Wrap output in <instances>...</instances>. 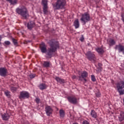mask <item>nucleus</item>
<instances>
[{
	"label": "nucleus",
	"mask_w": 124,
	"mask_h": 124,
	"mask_svg": "<svg viewBox=\"0 0 124 124\" xmlns=\"http://www.w3.org/2000/svg\"><path fill=\"white\" fill-rule=\"evenodd\" d=\"M47 85L44 83H42L40 84L39 88L42 90H46V89H47Z\"/></svg>",
	"instance_id": "412c9836"
},
{
	"label": "nucleus",
	"mask_w": 124,
	"mask_h": 124,
	"mask_svg": "<svg viewBox=\"0 0 124 124\" xmlns=\"http://www.w3.org/2000/svg\"><path fill=\"white\" fill-rule=\"evenodd\" d=\"M115 50H118L119 53H123L124 55V46L121 45H117L115 46Z\"/></svg>",
	"instance_id": "1a4fd4ad"
},
{
	"label": "nucleus",
	"mask_w": 124,
	"mask_h": 124,
	"mask_svg": "<svg viewBox=\"0 0 124 124\" xmlns=\"http://www.w3.org/2000/svg\"><path fill=\"white\" fill-rule=\"evenodd\" d=\"M9 2L13 5L16 4L18 0H10Z\"/></svg>",
	"instance_id": "b1692460"
},
{
	"label": "nucleus",
	"mask_w": 124,
	"mask_h": 124,
	"mask_svg": "<svg viewBox=\"0 0 124 124\" xmlns=\"http://www.w3.org/2000/svg\"><path fill=\"white\" fill-rule=\"evenodd\" d=\"M124 120V112L121 111L120 115L118 116V121L123 122Z\"/></svg>",
	"instance_id": "2eb2a0df"
},
{
	"label": "nucleus",
	"mask_w": 124,
	"mask_h": 124,
	"mask_svg": "<svg viewBox=\"0 0 124 124\" xmlns=\"http://www.w3.org/2000/svg\"><path fill=\"white\" fill-rule=\"evenodd\" d=\"M67 99L70 103H73V104H76L77 103V99L75 97L68 96Z\"/></svg>",
	"instance_id": "9b49d317"
},
{
	"label": "nucleus",
	"mask_w": 124,
	"mask_h": 124,
	"mask_svg": "<svg viewBox=\"0 0 124 124\" xmlns=\"http://www.w3.org/2000/svg\"><path fill=\"white\" fill-rule=\"evenodd\" d=\"M34 22L33 21H30L29 22H28L27 24V27L28 30H31V29H32V28L34 27Z\"/></svg>",
	"instance_id": "dca6fc26"
},
{
	"label": "nucleus",
	"mask_w": 124,
	"mask_h": 124,
	"mask_svg": "<svg viewBox=\"0 0 124 124\" xmlns=\"http://www.w3.org/2000/svg\"><path fill=\"white\" fill-rule=\"evenodd\" d=\"M12 41L15 45H17V40H16L15 39H13Z\"/></svg>",
	"instance_id": "cd10ccee"
},
{
	"label": "nucleus",
	"mask_w": 124,
	"mask_h": 124,
	"mask_svg": "<svg viewBox=\"0 0 124 124\" xmlns=\"http://www.w3.org/2000/svg\"><path fill=\"white\" fill-rule=\"evenodd\" d=\"M74 26L75 29H78L80 27V24L79 23V20L77 19L75 20L74 22Z\"/></svg>",
	"instance_id": "a211bd4d"
},
{
	"label": "nucleus",
	"mask_w": 124,
	"mask_h": 124,
	"mask_svg": "<svg viewBox=\"0 0 124 124\" xmlns=\"http://www.w3.org/2000/svg\"><path fill=\"white\" fill-rule=\"evenodd\" d=\"M4 43L6 45H10V42L9 41H5Z\"/></svg>",
	"instance_id": "2f4dec72"
},
{
	"label": "nucleus",
	"mask_w": 124,
	"mask_h": 124,
	"mask_svg": "<svg viewBox=\"0 0 124 124\" xmlns=\"http://www.w3.org/2000/svg\"><path fill=\"white\" fill-rule=\"evenodd\" d=\"M85 56L87 57L88 60L90 61V62H95L96 58L95 55L92 51H88L86 54Z\"/></svg>",
	"instance_id": "39448f33"
},
{
	"label": "nucleus",
	"mask_w": 124,
	"mask_h": 124,
	"mask_svg": "<svg viewBox=\"0 0 124 124\" xmlns=\"http://www.w3.org/2000/svg\"><path fill=\"white\" fill-rule=\"evenodd\" d=\"M95 50L98 53V54H100V55H102L103 53H104V50H103V48L101 47H97L95 48Z\"/></svg>",
	"instance_id": "aec40b11"
},
{
	"label": "nucleus",
	"mask_w": 124,
	"mask_h": 124,
	"mask_svg": "<svg viewBox=\"0 0 124 124\" xmlns=\"http://www.w3.org/2000/svg\"><path fill=\"white\" fill-rule=\"evenodd\" d=\"M55 79L56 80L57 82L60 83V84H63V83H64V80L59 77H56Z\"/></svg>",
	"instance_id": "4be33fe9"
},
{
	"label": "nucleus",
	"mask_w": 124,
	"mask_h": 124,
	"mask_svg": "<svg viewBox=\"0 0 124 124\" xmlns=\"http://www.w3.org/2000/svg\"><path fill=\"white\" fill-rule=\"evenodd\" d=\"M59 114L61 118H64V116L65 115L64 110H63V109H60L59 111Z\"/></svg>",
	"instance_id": "5701e85b"
},
{
	"label": "nucleus",
	"mask_w": 124,
	"mask_h": 124,
	"mask_svg": "<svg viewBox=\"0 0 124 124\" xmlns=\"http://www.w3.org/2000/svg\"><path fill=\"white\" fill-rule=\"evenodd\" d=\"M90 20H91V16L89 13H85L81 15L80 21L84 25H86V23H88V22L90 21Z\"/></svg>",
	"instance_id": "20e7f679"
},
{
	"label": "nucleus",
	"mask_w": 124,
	"mask_h": 124,
	"mask_svg": "<svg viewBox=\"0 0 124 124\" xmlns=\"http://www.w3.org/2000/svg\"><path fill=\"white\" fill-rule=\"evenodd\" d=\"M8 1H10V0H7Z\"/></svg>",
	"instance_id": "ea45409f"
},
{
	"label": "nucleus",
	"mask_w": 124,
	"mask_h": 124,
	"mask_svg": "<svg viewBox=\"0 0 124 124\" xmlns=\"http://www.w3.org/2000/svg\"><path fill=\"white\" fill-rule=\"evenodd\" d=\"M72 79H76V78H77V77H76V76H73L72 77Z\"/></svg>",
	"instance_id": "c9c22d12"
},
{
	"label": "nucleus",
	"mask_w": 124,
	"mask_h": 124,
	"mask_svg": "<svg viewBox=\"0 0 124 124\" xmlns=\"http://www.w3.org/2000/svg\"><path fill=\"white\" fill-rule=\"evenodd\" d=\"M90 123L89 122V121H87V120H84L83 122V124H89Z\"/></svg>",
	"instance_id": "473e14b6"
},
{
	"label": "nucleus",
	"mask_w": 124,
	"mask_h": 124,
	"mask_svg": "<svg viewBox=\"0 0 124 124\" xmlns=\"http://www.w3.org/2000/svg\"><path fill=\"white\" fill-rule=\"evenodd\" d=\"M95 94L97 97H100V95H101V94L99 92L96 93Z\"/></svg>",
	"instance_id": "c756f323"
},
{
	"label": "nucleus",
	"mask_w": 124,
	"mask_h": 124,
	"mask_svg": "<svg viewBox=\"0 0 124 124\" xmlns=\"http://www.w3.org/2000/svg\"><path fill=\"white\" fill-rule=\"evenodd\" d=\"M30 97V93L27 91H22L20 93L19 99H26V98H29Z\"/></svg>",
	"instance_id": "423d86ee"
},
{
	"label": "nucleus",
	"mask_w": 124,
	"mask_h": 124,
	"mask_svg": "<svg viewBox=\"0 0 124 124\" xmlns=\"http://www.w3.org/2000/svg\"><path fill=\"white\" fill-rule=\"evenodd\" d=\"M48 44H49L50 46V48H48L47 50V46L45 45V43H42L40 44V49L42 53H46L47 56H49V58L51 59L52 58V56L54 55V53L57 51V49L59 48V42L55 41V40L52 39L50 40L48 42Z\"/></svg>",
	"instance_id": "f257e3e1"
},
{
	"label": "nucleus",
	"mask_w": 124,
	"mask_h": 124,
	"mask_svg": "<svg viewBox=\"0 0 124 124\" xmlns=\"http://www.w3.org/2000/svg\"><path fill=\"white\" fill-rule=\"evenodd\" d=\"M91 79H92V81H93V82H95V81L96 80L95 79V77H94V76H93V75L91 76Z\"/></svg>",
	"instance_id": "bb28decb"
},
{
	"label": "nucleus",
	"mask_w": 124,
	"mask_h": 124,
	"mask_svg": "<svg viewBox=\"0 0 124 124\" xmlns=\"http://www.w3.org/2000/svg\"><path fill=\"white\" fill-rule=\"evenodd\" d=\"M9 114L8 113H4L3 115H2V119L4 121H7L10 118Z\"/></svg>",
	"instance_id": "f3484780"
},
{
	"label": "nucleus",
	"mask_w": 124,
	"mask_h": 124,
	"mask_svg": "<svg viewBox=\"0 0 124 124\" xmlns=\"http://www.w3.org/2000/svg\"><path fill=\"white\" fill-rule=\"evenodd\" d=\"M98 65H99V66H100V65H101V64L100 63H98Z\"/></svg>",
	"instance_id": "e433bc0d"
},
{
	"label": "nucleus",
	"mask_w": 124,
	"mask_h": 124,
	"mask_svg": "<svg viewBox=\"0 0 124 124\" xmlns=\"http://www.w3.org/2000/svg\"><path fill=\"white\" fill-rule=\"evenodd\" d=\"M84 36L82 35L80 38V40L81 41V42H83L84 41Z\"/></svg>",
	"instance_id": "f704fd0d"
},
{
	"label": "nucleus",
	"mask_w": 124,
	"mask_h": 124,
	"mask_svg": "<svg viewBox=\"0 0 124 124\" xmlns=\"http://www.w3.org/2000/svg\"><path fill=\"white\" fill-rule=\"evenodd\" d=\"M45 112L48 117H50L53 113V108L50 106H46L45 108Z\"/></svg>",
	"instance_id": "6e6552de"
},
{
	"label": "nucleus",
	"mask_w": 124,
	"mask_h": 124,
	"mask_svg": "<svg viewBox=\"0 0 124 124\" xmlns=\"http://www.w3.org/2000/svg\"><path fill=\"white\" fill-rule=\"evenodd\" d=\"M88 77V72H86V71H83L80 76L78 77V80L79 81H83V79L84 78H87Z\"/></svg>",
	"instance_id": "9d476101"
},
{
	"label": "nucleus",
	"mask_w": 124,
	"mask_h": 124,
	"mask_svg": "<svg viewBox=\"0 0 124 124\" xmlns=\"http://www.w3.org/2000/svg\"><path fill=\"white\" fill-rule=\"evenodd\" d=\"M91 116L92 118H94V119H96L97 118V113L94 111V110H91Z\"/></svg>",
	"instance_id": "6ab92c4d"
},
{
	"label": "nucleus",
	"mask_w": 124,
	"mask_h": 124,
	"mask_svg": "<svg viewBox=\"0 0 124 124\" xmlns=\"http://www.w3.org/2000/svg\"><path fill=\"white\" fill-rule=\"evenodd\" d=\"M83 79L84 80L85 82H87V79H86V78H83Z\"/></svg>",
	"instance_id": "4c0bfd02"
},
{
	"label": "nucleus",
	"mask_w": 124,
	"mask_h": 124,
	"mask_svg": "<svg viewBox=\"0 0 124 124\" xmlns=\"http://www.w3.org/2000/svg\"><path fill=\"white\" fill-rule=\"evenodd\" d=\"M66 5V1L65 0H57L56 4H53V7L55 9H62Z\"/></svg>",
	"instance_id": "7ed1b4c3"
},
{
	"label": "nucleus",
	"mask_w": 124,
	"mask_h": 124,
	"mask_svg": "<svg viewBox=\"0 0 124 124\" xmlns=\"http://www.w3.org/2000/svg\"><path fill=\"white\" fill-rule=\"evenodd\" d=\"M43 65L44 67H46V68H48V67H50L52 65V63L51 62L49 61H44Z\"/></svg>",
	"instance_id": "ddd939ff"
},
{
	"label": "nucleus",
	"mask_w": 124,
	"mask_h": 124,
	"mask_svg": "<svg viewBox=\"0 0 124 124\" xmlns=\"http://www.w3.org/2000/svg\"><path fill=\"white\" fill-rule=\"evenodd\" d=\"M122 20L124 22V13H122L121 15Z\"/></svg>",
	"instance_id": "72a5a7b5"
},
{
	"label": "nucleus",
	"mask_w": 124,
	"mask_h": 124,
	"mask_svg": "<svg viewBox=\"0 0 124 124\" xmlns=\"http://www.w3.org/2000/svg\"><path fill=\"white\" fill-rule=\"evenodd\" d=\"M47 2V0H42L44 14H47L48 13V3Z\"/></svg>",
	"instance_id": "0eeeda50"
},
{
	"label": "nucleus",
	"mask_w": 124,
	"mask_h": 124,
	"mask_svg": "<svg viewBox=\"0 0 124 124\" xmlns=\"http://www.w3.org/2000/svg\"><path fill=\"white\" fill-rule=\"evenodd\" d=\"M11 91L13 92L14 93V92H16L17 91V88L14 87H12L11 88Z\"/></svg>",
	"instance_id": "a878e982"
},
{
	"label": "nucleus",
	"mask_w": 124,
	"mask_h": 124,
	"mask_svg": "<svg viewBox=\"0 0 124 124\" xmlns=\"http://www.w3.org/2000/svg\"><path fill=\"white\" fill-rule=\"evenodd\" d=\"M35 101H36V103H37L38 104V103H39V102H40V99L38 98H36L35 99Z\"/></svg>",
	"instance_id": "7c9ffc66"
},
{
	"label": "nucleus",
	"mask_w": 124,
	"mask_h": 124,
	"mask_svg": "<svg viewBox=\"0 0 124 124\" xmlns=\"http://www.w3.org/2000/svg\"><path fill=\"white\" fill-rule=\"evenodd\" d=\"M16 12L19 14L24 19H27L29 16V13L26 7L24 6H19L16 9Z\"/></svg>",
	"instance_id": "f03ea898"
},
{
	"label": "nucleus",
	"mask_w": 124,
	"mask_h": 124,
	"mask_svg": "<svg viewBox=\"0 0 124 124\" xmlns=\"http://www.w3.org/2000/svg\"><path fill=\"white\" fill-rule=\"evenodd\" d=\"M107 43L108 44L109 46H114V45H116V41H115V40L109 38L107 40Z\"/></svg>",
	"instance_id": "f8f14e48"
},
{
	"label": "nucleus",
	"mask_w": 124,
	"mask_h": 124,
	"mask_svg": "<svg viewBox=\"0 0 124 124\" xmlns=\"http://www.w3.org/2000/svg\"><path fill=\"white\" fill-rule=\"evenodd\" d=\"M30 77L31 79H32V78H34V77H35V75H34V74H31L30 75Z\"/></svg>",
	"instance_id": "c85d7f7f"
},
{
	"label": "nucleus",
	"mask_w": 124,
	"mask_h": 124,
	"mask_svg": "<svg viewBox=\"0 0 124 124\" xmlns=\"http://www.w3.org/2000/svg\"><path fill=\"white\" fill-rule=\"evenodd\" d=\"M1 40V36H0V41Z\"/></svg>",
	"instance_id": "58836bf2"
},
{
	"label": "nucleus",
	"mask_w": 124,
	"mask_h": 124,
	"mask_svg": "<svg viewBox=\"0 0 124 124\" xmlns=\"http://www.w3.org/2000/svg\"><path fill=\"white\" fill-rule=\"evenodd\" d=\"M6 69L4 68H0V76H5L6 75Z\"/></svg>",
	"instance_id": "4468645a"
},
{
	"label": "nucleus",
	"mask_w": 124,
	"mask_h": 124,
	"mask_svg": "<svg viewBox=\"0 0 124 124\" xmlns=\"http://www.w3.org/2000/svg\"><path fill=\"white\" fill-rule=\"evenodd\" d=\"M4 93L6 96L9 97L10 96V92L8 91H6L4 92Z\"/></svg>",
	"instance_id": "393cba45"
}]
</instances>
